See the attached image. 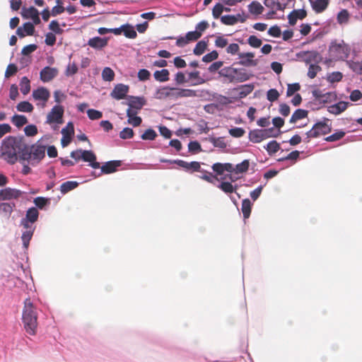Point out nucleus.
I'll use <instances>...</instances> for the list:
<instances>
[{
    "label": "nucleus",
    "mask_w": 362,
    "mask_h": 362,
    "mask_svg": "<svg viewBox=\"0 0 362 362\" xmlns=\"http://www.w3.org/2000/svg\"><path fill=\"white\" fill-rule=\"evenodd\" d=\"M46 146L37 141L28 146L23 136H8L2 141L1 157L8 163L15 164L18 160L21 163L27 162L35 166L40 163L45 156Z\"/></svg>",
    "instance_id": "obj_1"
},
{
    "label": "nucleus",
    "mask_w": 362,
    "mask_h": 362,
    "mask_svg": "<svg viewBox=\"0 0 362 362\" xmlns=\"http://www.w3.org/2000/svg\"><path fill=\"white\" fill-rule=\"evenodd\" d=\"M22 321L26 333L35 335L37 328V311L30 298H26L24 301Z\"/></svg>",
    "instance_id": "obj_2"
},
{
    "label": "nucleus",
    "mask_w": 362,
    "mask_h": 362,
    "mask_svg": "<svg viewBox=\"0 0 362 362\" xmlns=\"http://www.w3.org/2000/svg\"><path fill=\"white\" fill-rule=\"evenodd\" d=\"M218 74L230 83L243 82L250 78V74L245 69H237L233 66L221 69Z\"/></svg>",
    "instance_id": "obj_3"
},
{
    "label": "nucleus",
    "mask_w": 362,
    "mask_h": 362,
    "mask_svg": "<svg viewBox=\"0 0 362 362\" xmlns=\"http://www.w3.org/2000/svg\"><path fill=\"white\" fill-rule=\"evenodd\" d=\"M350 47L344 40H334L331 42L329 48V55L334 60H346L350 54Z\"/></svg>",
    "instance_id": "obj_4"
},
{
    "label": "nucleus",
    "mask_w": 362,
    "mask_h": 362,
    "mask_svg": "<svg viewBox=\"0 0 362 362\" xmlns=\"http://www.w3.org/2000/svg\"><path fill=\"white\" fill-rule=\"evenodd\" d=\"M332 132V123L327 118H324L322 121L315 123L313 128L306 133V142H309L311 139L317 138L326 135Z\"/></svg>",
    "instance_id": "obj_5"
},
{
    "label": "nucleus",
    "mask_w": 362,
    "mask_h": 362,
    "mask_svg": "<svg viewBox=\"0 0 362 362\" xmlns=\"http://www.w3.org/2000/svg\"><path fill=\"white\" fill-rule=\"evenodd\" d=\"M64 107L62 105H54L51 111L47 114V123L48 124H62Z\"/></svg>",
    "instance_id": "obj_6"
},
{
    "label": "nucleus",
    "mask_w": 362,
    "mask_h": 362,
    "mask_svg": "<svg viewBox=\"0 0 362 362\" xmlns=\"http://www.w3.org/2000/svg\"><path fill=\"white\" fill-rule=\"evenodd\" d=\"M154 98L158 100H164L166 98L176 100L177 88L169 86H163L158 88L155 92Z\"/></svg>",
    "instance_id": "obj_7"
},
{
    "label": "nucleus",
    "mask_w": 362,
    "mask_h": 362,
    "mask_svg": "<svg viewBox=\"0 0 362 362\" xmlns=\"http://www.w3.org/2000/svg\"><path fill=\"white\" fill-rule=\"evenodd\" d=\"M23 194L20 189L6 187L0 190V201L18 199Z\"/></svg>",
    "instance_id": "obj_8"
},
{
    "label": "nucleus",
    "mask_w": 362,
    "mask_h": 362,
    "mask_svg": "<svg viewBox=\"0 0 362 362\" xmlns=\"http://www.w3.org/2000/svg\"><path fill=\"white\" fill-rule=\"evenodd\" d=\"M62 138L61 144L63 147L68 146L71 141V137L74 134V128L72 122H69L66 126L62 129Z\"/></svg>",
    "instance_id": "obj_9"
},
{
    "label": "nucleus",
    "mask_w": 362,
    "mask_h": 362,
    "mask_svg": "<svg viewBox=\"0 0 362 362\" xmlns=\"http://www.w3.org/2000/svg\"><path fill=\"white\" fill-rule=\"evenodd\" d=\"M58 69L54 67L45 66L40 73V80L44 83L51 81L58 75Z\"/></svg>",
    "instance_id": "obj_10"
},
{
    "label": "nucleus",
    "mask_w": 362,
    "mask_h": 362,
    "mask_svg": "<svg viewBox=\"0 0 362 362\" xmlns=\"http://www.w3.org/2000/svg\"><path fill=\"white\" fill-rule=\"evenodd\" d=\"M313 96L319 101L327 103L334 101L337 98V95L334 92L323 93L320 90H315L313 92Z\"/></svg>",
    "instance_id": "obj_11"
},
{
    "label": "nucleus",
    "mask_w": 362,
    "mask_h": 362,
    "mask_svg": "<svg viewBox=\"0 0 362 362\" xmlns=\"http://www.w3.org/2000/svg\"><path fill=\"white\" fill-rule=\"evenodd\" d=\"M129 86L122 83L117 84L110 93L112 98L122 100L126 98L129 92Z\"/></svg>",
    "instance_id": "obj_12"
},
{
    "label": "nucleus",
    "mask_w": 362,
    "mask_h": 362,
    "mask_svg": "<svg viewBox=\"0 0 362 362\" xmlns=\"http://www.w3.org/2000/svg\"><path fill=\"white\" fill-rule=\"evenodd\" d=\"M269 138L267 132L264 129H254L249 132V139L253 143H259L262 141Z\"/></svg>",
    "instance_id": "obj_13"
},
{
    "label": "nucleus",
    "mask_w": 362,
    "mask_h": 362,
    "mask_svg": "<svg viewBox=\"0 0 362 362\" xmlns=\"http://www.w3.org/2000/svg\"><path fill=\"white\" fill-rule=\"evenodd\" d=\"M33 97L35 100L42 101L45 105L50 97V93L46 88L40 87L33 91Z\"/></svg>",
    "instance_id": "obj_14"
},
{
    "label": "nucleus",
    "mask_w": 362,
    "mask_h": 362,
    "mask_svg": "<svg viewBox=\"0 0 362 362\" xmlns=\"http://www.w3.org/2000/svg\"><path fill=\"white\" fill-rule=\"evenodd\" d=\"M255 54L253 52H241L238 54V58L240 61L238 62L239 64L244 66H256L257 62L254 60Z\"/></svg>",
    "instance_id": "obj_15"
},
{
    "label": "nucleus",
    "mask_w": 362,
    "mask_h": 362,
    "mask_svg": "<svg viewBox=\"0 0 362 362\" xmlns=\"http://www.w3.org/2000/svg\"><path fill=\"white\" fill-rule=\"evenodd\" d=\"M22 16L24 18H31L35 25L40 23V18L39 17L38 11L33 6L28 8H23L22 11Z\"/></svg>",
    "instance_id": "obj_16"
},
{
    "label": "nucleus",
    "mask_w": 362,
    "mask_h": 362,
    "mask_svg": "<svg viewBox=\"0 0 362 362\" xmlns=\"http://www.w3.org/2000/svg\"><path fill=\"white\" fill-rule=\"evenodd\" d=\"M307 16V12L305 9H295L292 11L288 16V23L291 25H294L298 19H303Z\"/></svg>",
    "instance_id": "obj_17"
},
{
    "label": "nucleus",
    "mask_w": 362,
    "mask_h": 362,
    "mask_svg": "<svg viewBox=\"0 0 362 362\" xmlns=\"http://www.w3.org/2000/svg\"><path fill=\"white\" fill-rule=\"evenodd\" d=\"M121 164L122 162L120 160H111L106 162L101 166V172L104 174L115 173L117 170V168L119 167Z\"/></svg>",
    "instance_id": "obj_18"
},
{
    "label": "nucleus",
    "mask_w": 362,
    "mask_h": 362,
    "mask_svg": "<svg viewBox=\"0 0 362 362\" xmlns=\"http://www.w3.org/2000/svg\"><path fill=\"white\" fill-rule=\"evenodd\" d=\"M146 100L142 97H136V96H129V101L127 103H123V104L127 105L130 107L136 108L137 110H141L142 107L145 105Z\"/></svg>",
    "instance_id": "obj_19"
},
{
    "label": "nucleus",
    "mask_w": 362,
    "mask_h": 362,
    "mask_svg": "<svg viewBox=\"0 0 362 362\" xmlns=\"http://www.w3.org/2000/svg\"><path fill=\"white\" fill-rule=\"evenodd\" d=\"M88 45L93 48L101 49L107 45V39L95 37L88 40Z\"/></svg>",
    "instance_id": "obj_20"
},
{
    "label": "nucleus",
    "mask_w": 362,
    "mask_h": 362,
    "mask_svg": "<svg viewBox=\"0 0 362 362\" xmlns=\"http://www.w3.org/2000/svg\"><path fill=\"white\" fill-rule=\"evenodd\" d=\"M348 107V103L341 101L337 104L332 105L328 107V111L334 115H339L342 112L346 110Z\"/></svg>",
    "instance_id": "obj_21"
},
{
    "label": "nucleus",
    "mask_w": 362,
    "mask_h": 362,
    "mask_svg": "<svg viewBox=\"0 0 362 362\" xmlns=\"http://www.w3.org/2000/svg\"><path fill=\"white\" fill-rule=\"evenodd\" d=\"M329 0H315L311 1L313 9L317 13L323 12L328 6Z\"/></svg>",
    "instance_id": "obj_22"
},
{
    "label": "nucleus",
    "mask_w": 362,
    "mask_h": 362,
    "mask_svg": "<svg viewBox=\"0 0 362 362\" xmlns=\"http://www.w3.org/2000/svg\"><path fill=\"white\" fill-rule=\"evenodd\" d=\"M78 186V182L76 181H66L63 182L60 186V191L62 194H65L69 192L74 189Z\"/></svg>",
    "instance_id": "obj_23"
},
{
    "label": "nucleus",
    "mask_w": 362,
    "mask_h": 362,
    "mask_svg": "<svg viewBox=\"0 0 362 362\" xmlns=\"http://www.w3.org/2000/svg\"><path fill=\"white\" fill-rule=\"evenodd\" d=\"M170 72L168 69H163L156 71L153 74L154 78L159 82H166L169 80Z\"/></svg>",
    "instance_id": "obj_24"
},
{
    "label": "nucleus",
    "mask_w": 362,
    "mask_h": 362,
    "mask_svg": "<svg viewBox=\"0 0 362 362\" xmlns=\"http://www.w3.org/2000/svg\"><path fill=\"white\" fill-rule=\"evenodd\" d=\"M308 112L305 110L298 109L292 115L290 118L291 123H295L297 121L308 117Z\"/></svg>",
    "instance_id": "obj_25"
},
{
    "label": "nucleus",
    "mask_w": 362,
    "mask_h": 362,
    "mask_svg": "<svg viewBox=\"0 0 362 362\" xmlns=\"http://www.w3.org/2000/svg\"><path fill=\"white\" fill-rule=\"evenodd\" d=\"M350 18V13L346 9L340 11L337 16V23L340 25L346 24L349 23Z\"/></svg>",
    "instance_id": "obj_26"
},
{
    "label": "nucleus",
    "mask_w": 362,
    "mask_h": 362,
    "mask_svg": "<svg viewBox=\"0 0 362 362\" xmlns=\"http://www.w3.org/2000/svg\"><path fill=\"white\" fill-rule=\"evenodd\" d=\"M252 204L249 199H245L242 202L241 210L244 218H248L251 214Z\"/></svg>",
    "instance_id": "obj_27"
},
{
    "label": "nucleus",
    "mask_w": 362,
    "mask_h": 362,
    "mask_svg": "<svg viewBox=\"0 0 362 362\" xmlns=\"http://www.w3.org/2000/svg\"><path fill=\"white\" fill-rule=\"evenodd\" d=\"M196 95V91L194 90L177 88V99L180 98H192Z\"/></svg>",
    "instance_id": "obj_28"
},
{
    "label": "nucleus",
    "mask_w": 362,
    "mask_h": 362,
    "mask_svg": "<svg viewBox=\"0 0 362 362\" xmlns=\"http://www.w3.org/2000/svg\"><path fill=\"white\" fill-rule=\"evenodd\" d=\"M38 216L37 209L35 207H31L27 211L25 218L35 223L37 221Z\"/></svg>",
    "instance_id": "obj_29"
},
{
    "label": "nucleus",
    "mask_w": 362,
    "mask_h": 362,
    "mask_svg": "<svg viewBox=\"0 0 362 362\" xmlns=\"http://www.w3.org/2000/svg\"><path fill=\"white\" fill-rule=\"evenodd\" d=\"M349 67L356 74H362V61L354 62L353 60L346 61Z\"/></svg>",
    "instance_id": "obj_30"
},
{
    "label": "nucleus",
    "mask_w": 362,
    "mask_h": 362,
    "mask_svg": "<svg viewBox=\"0 0 362 362\" xmlns=\"http://www.w3.org/2000/svg\"><path fill=\"white\" fill-rule=\"evenodd\" d=\"M122 30L125 37L128 38L134 39L137 35L136 32L134 30V27L129 24L123 25Z\"/></svg>",
    "instance_id": "obj_31"
},
{
    "label": "nucleus",
    "mask_w": 362,
    "mask_h": 362,
    "mask_svg": "<svg viewBox=\"0 0 362 362\" xmlns=\"http://www.w3.org/2000/svg\"><path fill=\"white\" fill-rule=\"evenodd\" d=\"M249 11L255 15L261 14L264 10L263 6L257 1H252L248 6Z\"/></svg>",
    "instance_id": "obj_32"
},
{
    "label": "nucleus",
    "mask_w": 362,
    "mask_h": 362,
    "mask_svg": "<svg viewBox=\"0 0 362 362\" xmlns=\"http://www.w3.org/2000/svg\"><path fill=\"white\" fill-rule=\"evenodd\" d=\"M21 91L23 95H27L30 90V82L28 77L23 76L20 82Z\"/></svg>",
    "instance_id": "obj_33"
},
{
    "label": "nucleus",
    "mask_w": 362,
    "mask_h": 362,
    "mask_svg": "<svg viewBox=\"0 0 362 362\" xmlns=\"http://www.w3.org/2000/svg\"><path fill=\"white\" fill-rule=\"evenodd\" d=\"M221 22L226 25H233L238 22V18L233 15H226L221 17Z\"/></svg>",
    "instance_id": "obj_34"
},
{
    "label": "nucleus",
    "mask_w": 362,
    "mask_h": 362,
    "mask_svg": "<svg viewBox=\"0 0 362 362\" xmlns=\"http://www.w3.org/2000/svg\"><path fill=\"white\" fill-rule=\"evenodd\" d=\"M217 187L227 194L234 192L237 188V186H233L229 182H222L221 184L217 185Z\"/></svg>",
    "instance_id": "obj_35"
},
{
    "label": "nucleus",
    "mask_w": 362,
    "mask_h": 362,
    "mask_svg": "<svg viewBox=\"0 0 362 362\" xmlns=\"http://www.w3.org/2000/svg\"><path fill=\"white\" fill-rule=\"evenodd\" d=\"M17 110L23 112H31L33 110V105L28 101H22L16 106Z\"/></svg>",
    "instance_id": "obj_36"
},
{
    "label": "nucleus",
    "mask_w": 362,
    "mask_h": 362,
    "mask_svg": "<svg viewBox=\"0 0 362 362\" xmlns=\"http://www.w3.org/2000/svg\"><path fill=\"white\" fill-rule=\"evenodd\" d=\"M16 207L15 203L3 202L0 203V209L6 215L10 216Z\"/></svg>",
    "instance_id": "obj_37"
},
{
    "label": "nucleus",
    "mask_w": 362,
    "mask_h": 362,
    "mask_svg": "<svg viewBox=\"0 0 362 362\" xmlns=\"http://www.w3.org/2000/svg\"><path fill=\"white\" fill-rule=\"evenodd\" d=\"M12 122L16 125L17 127H21L25 124L28 123V119L24 115H16L12 117L11 119Z\"/></svg>",
    "instance_id": "obj_38"
},
{
    "label": "nucleus",
    "mask_w": 362,
    "mask_h": 362,
    "mask_svg": "<svg viewBox=\"0 0 362 362\" xmlns=\"http://www.w3.org/2000/svg\"><path fill=\"white\" fill-rule=\"evenodd\" d=\"M265 149L269 155H272L280 149V145L276 141L273 140L267 144Z\"/></svg>",
    "instance_id": "obj_39"
},
{
    "label": "nucleus",
    "mask_w": 362,
    "mask_h": 362,
    "mask_svg": "<svg viewBox=\"0 0 362 362\" xmlns=\"http://www.w3.org/2000/svg\"><path fill=\"white\" fill-rule=\"evenodd\" d=\"M345 132L339 130L335 133L327 136L325 140L328 142H334L341 139L345 136Z\"/></svg>",
    "instance_id": "obj_40"
},
{
    "label": "nucleus",
    "mask_w": 362,
    "mask_h": 362,
    "mask_svg": "<svg viewBox=\"0 0 362 362\" xmlns=\"http://www.w3.org/2000/svg\"><path fill=\"white\" fill-rule=\"evenodd\" d=\"M33 233L34 231H32V230H24L23 232V234H22V236H21V239H22V241H23V247L25 248V249H28V246H29V243H30V241L33 235Z\"/></svg>",
    "instance_id": "obj_41"
},
{
    "label": "nucleus",
    "mask_w": 362,
    "mask_h": 362,
    "mask_svg": "<svg viewBox=\"0 0 362 362\" xmlns=\"http://www.w3.org/2000/svg\"><path fill=\"white\" fill-rule=\"evenodd\" d=\"M102 77L105 81H112L115 78V72L110 67H105L102 71Z\"/></svg>",
    "instance_id": "obj_42"
},
{
    "label": "nucleus",
    "mask_w": 362,
    "mask_h": 362,
    "mask_svg": "<svg viewBox=\"0 0 362 362\" xmlns=\"http://www.w3.org/2000/svg\"><path fill=\"white\" fill-rule=\"evenodd\" d=\"M82 160L85 162H92L96 160V156L92 151L82 150Z\"/></svg>",
    "instance_id": "obj_43"
},
{
    "label": "nucleus",
    "mask_w": 362,
    "mask_h": 362,
    "mask_svg": "<svg viewBox=\"0 0 362 362\" xmlns=\"http://www.w3.org/2000/svg\"><path fill=\"white\" fill-rule=\"evenodd\" d=\"M250 166L248 160H244L242 163L237 164L235 168V173H243L247 171Z\"/></svg>",
    "instance_id": "obj_44"
},
{
    "label": "nucleus",
    "mask_w": 362,
    "mask_h": 362,
    "mask_svg": "<svg viewBox=\"0 0 362 362\" xmlns=\"http://www.w3.org/2000/svg\"><path fill=\"white\" fill-rule=\"evenodd\" d=\"M207 47V44L205 41L201 40L198 42L194 48V54L196 55H201L202 54L204 51L206 50Z\"/></svg>",
    "instance_id": "obj_45"
},
{
    "label": "nucleus",
    "mask_w": 362,
    "mask_h": 362,
    "mask_svg": "<svg viewBox=\"0 0 362 362\" xmlns=\"http://www.w3.org/2000/svg\"><path fill=\"white\" fill-rule=\"evenodd\" d=\"M247 43L253 48H259L261 47L262 41L255 35H250L247 39Z\"/></svg>",
    "instance_id": "obj_46"
},
{
    "label": "nucleus",
    "mask_w": 362,
    "mask_h": 362,
    "mask_svg": "<svg viewBox=\"0 0 362 362\" xmlns=\"http://www.w3.org/2000/svg\"><path fill=\"white\" fill-rule=\"evenodd\" d=\"M56 3L57 6H54L52 9V15L53 16L61 14L65 11V8L63 6V2L62 0H56Z\"/></svg>",
    "instance_id": "obj_47"
},
{
    "label": "nucleus",
    "mask_w": 362,
    "mask_h": 362,
    "mask_svg": "<svg viewBox=\"0 0 362 362\" xmlns=\"http://www.w3.org/2000/svg\"><path fill=\"white\" fill-rule=\"evenodd\" d=\"M343 78V74L340 71H334L327 76V81L330 83L339 82Z\"/></svg>",
    "instance_id": "obj_48"
},
{
    "label": "nucleus",
    "mask_w": 362,
    "mask_h": 362,
    "mask_svg": "<svg viewBox=\"0 0 362 362\" xmlns=\"http://www.w3.org/2000/svg\"><path fill=\"white\" fill-rule=\"evenodd\" d=\"M157 136L156 132L152 129H146L144 133L141 135V139L143 140H154Z\"/></svg>",
    "instance_id": "obj_49"
},
{
    "label": "nucleus",
    "mask_w": 362,
    "mask_h": 362,
    "mask_svg": "<svg viewBox=\"0 0 362 362\" xmlns=\"http://www.w3.org/2000/svg\"><path fill=\"white\" fill-rule=\"evenodd\" d=\"M223 12V3H217L212 9L213 17L216 19L220 18L221 13Z\"/></svg>",
    "instance_id": "obj_50"
},
{
    "label": "nucleus",
    "mask_w": 362,
    "mask_h": 362,
    "mask_svg": "<svg viewBox=\"0 0 362 362\" xmlns=\"http://www.w3.org/2000/svg\"><path fill=\"white\" fill-rule=\"evenodd\" d=\"M199 177L213 185H216V181H218V177L210 172L206 175H199Z\"/></svg>",
    "instance_id": "obj_51"
},
{
    "label": "nucleus",
    "mask_w": 362,
    "mask_h": 362,
    "mask_svg": "<svg viewBox=\"0 0 362 362\" xmlns=\"http://www.w3.org/2000/svg\"><path fill=\"white\" fill-rule=\"evenodd\" d=\"M134 134V133L132 129L125 127L119 132V137L122 139H127L132 138Z\"/></svg>",
    "instance_id": "obj_52"
},
{
    "label": "nucleus",
    "mask_w": 362,
    "mask_h": 362,
    "mask_svg": "<svg viewBox=\"0 0 362 362\" xmlns=\"http://www.w3.org/2000/svg\"><path fill=\"white\" fill-rule=\"evenodd\" d=\"M300 89V86L298 83L288 84L286 90V96L290 97L293 95L296 92Z\"/></svg>",
    "instance_id": "obj_53"
},
{
    "label": "nucleus",
    "mask_w": 362,
    "mask_h": 362,
    "mask_svg": "<svg viewBox=\"0 0 362 362\" xmlns=\"http://www.w3.org/2000/svg\"><path fill=\"white\" fill-rule=\"evenodd\" d=\"M279 98V93L275 88L269 89L267 93V98L270 102H274Z\"/></svg>",
    "instance_id": "obj_54"
},
{
    "label": "nucleus",
    "mask_w": 362,
    "mask_h": 362,
    "mask_svg": "<svg viewBox=\"0 0 362 362\" xmlns=\"http://www.w3.org/2000/svg\"><path fill=\"white\" fill-rule=\"evenodd\" d=\"M88 117L91 120L99 119L103 117V113L94 109H89L87 111Z\"/></svg>",
    "instance_id": "obj_55"
},
{
    "label": "nucleus",
    "mask_w": 362,
    "mask_h": 362,
    "mask_svg": "<svg viewBox=\"0 0 362 362\" xmlns=\"http://www.w3.org/2000/svg\"><path fill=\"white\" fill-rule=\"evenodd\" d=\"M245 133V131L241 127H235L229 129L230 136L235 138L242 137Z\"/></svg>",
    "instance_id": "obj_56"
},
{
    "label": "nucleus",
    "mask_w": 362,
    "mask_h": 362,
    "mask_svg": "<svg viewBox=\"0 0 362 362\" xmlns=\"http://www.w3.org/2000/svg\"><path fill=\"white\" fill-rule=\"evenodd\" d=\"M321 70V67L317 64H310L308 71V76L310 78H314L317 72Z\"/></svg>",
    "instance_id": "obj_57"
},
{
    "label": "nucleus",
    "mask_w": 362,
    "mask_h": 362,
    "mask_svg": "<svg viewBox=\"0 0 362 362\" xmlns=\"http://www.w3.org/2000/svg\"><path fill=\"white\" fill-rule=\"evenodd\" d=\"M189 79H195L197 81L193 83V85H199L204 83V81L200 77L199 71H195L188 74Z\"/></svg>",
    "instance_id": "obj_58"
},
{
    "label": "nucleus",
    "mask_w": 362,
    "mask_h": 362,
    "mask_svg": "<svg viewBox=\"0 0 362 362\" xmlns=\"http://www.w3.org/2000/svg\"><path fill=\"white\" fill-rule=\"evenodd\" d=\"M18 71V67L14 64H10L8 65L6 70L5 71V77L9 78L13 75H15Z\"/></svg>",
    "instance_id": "obj_59"
},
{
    "label": "nucleus",
    "mask_w": 362,
    "mask_h": 362,
    "mask_svg": "<svg viewBox=\"0 0 362 362\" xmlns=\"http://www.w3.org/2000/svg\"><path fill=\"white\" fill-rule=\"evenodd\" d=\"M201 36L202 33H200V32H196L195 30L188 32L185 35L188 42L196 41L199 39Z\"/></svg>",
    "instance_id": "obj_60"
},
{
    "label": "nucleus",
    "mask_w": 362,
    "mask_h": 362,
    "mask_svg": "<svg viewBox=\"0 0 362 362\" xmlns=\"http://www.w3.org/2000/svg\"><path fill=\"white\" fill-rule=\"evenodd\" d=\"M151 73L146 69H140L138 72V78L141 81H145L150 78Z\"/></svg>",
    "instance_id": "obj_61"
},
{
    "label": "nucleus",
    "mask_w": 362,
    "mask_h": 362,
    "mask_svg": "<svg viewBox=\"0 0 362 362\" xmlns=\"http://www.w3.org/2000/svg\"><path fill=\"white\" fill-rule=\"evenodd\" d=\"M188 149L189 152L197 153L202 151L200 144L197 141H190L188 144Z\"/></svg>",
    "instance_id": "obj_62"
},
{
    "label": "nucleus",
    "mask_w": 362,
    "mask_h": 362,
    "mask_svg": "<svg viewBox=\"0 0 362 362\" xmlns=\"http://www.w3.org/2000/svg\"><path fill=\"white\" fill-rule=\"evenodd\" d=\"M24 132L26 136H33L37 134V129L35 125L30 124L25 127Z\"/></svg>",
    "instance_id": "obj_63"
},
{
    "label": "nucleus",
    "mask_w": 362,
    "mask_h": 362,
    "mask_svg": "<svg viewBox=\"0 0 362 362\" xmlns=\"http://www.w3.org/2000/svg\"><path fill=\"white\" fill-rule=\"evenodd\" d=\"M218 57V54L216 50L211 52L210 53L206 54L202 58V61L206 63L211 62L215 59H216Z\"/></svg>",
    "instance_id": "obj_64"
}]
</instances>
